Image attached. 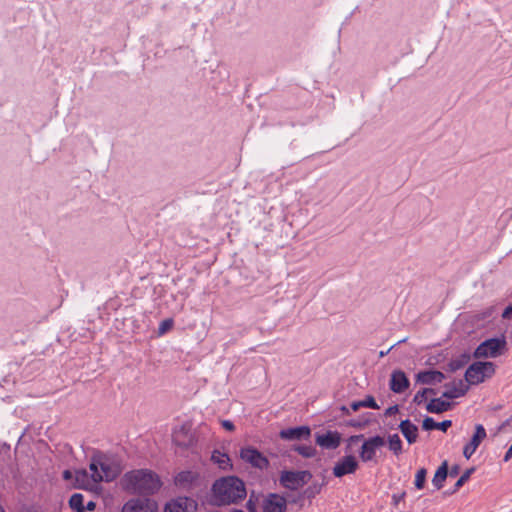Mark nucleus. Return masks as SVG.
<instances>
[{
    "label": "nucleus",
    "instance_id": "f257e3e1",
    "mask_svg": "<svg viewBox=\"0 0 512 512\" xmlns=\"http://www.w3.org/2000/svg\"><path fill=\"white\" fill-rule=\"evenodd\" d=\"M213 503L218 506L236 504L246 495V486L237 476H225L217 479L211 488Z\"/></svg>",
    "mask_w": 512,
    "mask_h": 512
},
{
    "label": "nucleus",
    "instance_id": "f03ea898",
    "mask_svg": "<svg viewBox=\"0 0 512 512\" xmlns=\"http://www.w3.org/2000/svg\"><path fill=\"white\" fill-rule=\"evenodd\" d=\"M124 486L140 495H153L162 483L159 476L149 469H137L125 473L123 477Z\"/></svg>",
    "mask_w": 512,
    "mask_h": 512
},
{
    "label": "nucleus",
    "instance_id": "7ed1b4c3",
    "mask_svg": "<svg viewBox=\"0 0 512 512\" xmlns=\"http://www.w3.org/2000/svg\"><path fill=\"white\" fill-rule=\"evenodd\" d=\"M91 477L93 482L98 483L101 481L110 482L115 480L120 470L117 466L113 465L103 454L99 453L91 458L89 465Z\"/></svg>",
    "mask_w": 512,
    "mask_h": 512
},
{
    "label": "nucleus",
    "instance_id": "20e7f679",
    "mask_svg": "<svg viewBox=\"0 0 512 512\" xmlns=\"http://www.w3.org/2000/svg\"><path fill=\"white\" fill-rule=\"evenodd\" d=\"M363 441L359 450V457L363 462H372L376 459V452L386 443L385 438L375 435L365 439L363 434L352 435L347 439L349 445Z\"/></svg>",
    "mask_w": 512,
    "mask_h": 512
},
{
    "label": "nucleus",
    "instance_id": "39448f33",
    "mask_svg": "<svg viewBox=\"0 0 512 512\" xmlns=\"http://www.w3.org/2000/svg\"><path fill=\"white\" fill-rule=\"evenodd\" d=\"M506 339L502 337L489 338L478 345L473 353L474 358H496L506 350Z\"/></svg>",
    "mask_w": 512,
    "mask_h": 512
},
{
    "label": "nucleus",
    "instance_id": "423d86ee",
    "mask_svg": "<svg viewBox=\"0 0 512 512\" xmlns=\"http://www.w3.org/2000/svg\"><path fill=\"white\" fill-rule=\"evenodd\" d=\"M495 373V364L492 362L477 361L472 363L465 372V381L468 385L482 383L485 378H490Z\"/></svg>",
    "mask_w": 512,
    "mask_h": 512
},
{
    "label": "nucleus",
    "instance_id": "0eeeda50",
    "mask_svg": "<svg viewBox=\"0 0 512 512\" xmlns=\"http://www.w3.org/2000/svg\"><path fill=\"white\" fill-rule=\"evenodd\" d=\"M312 478V473L309 470H283L280 473L279 483L288 490H298L307 484Z\"/></svg>",
    "mask_w": 512,
    "mask_h": 512
},
{
    "label": "nucleus",
    "instance_id": "6e6552de",
    "mask_svg": "<svg viewBox=\"0 0 512 512\" xmlns=\"http://www.w3.org/2000/svg\"><path fill=\"white\" fill-rule=\"evenodd\" d=\"M240 458L252 467L265 470L269 467V460L259 450L248 446L240 449Z\"/></svg>",
    "mask_w": 512,
    "mask_h": 512
},
{
    "label": "nucleus",
    "instance_id": "1a4fd4ad",
    "mask_svg": "<svg viewBox=\"0 0 512 512\" xmlns=\"http://www.w3.org/2000/svg\"><path fill=\"white\" fill-rule=\"evenodd\" d=\"M359 468V463L355 456L346 455L342 457L333 467V475L341 478L348 474H353Z\"/></svg>",
    "mask_w": 512,
    "mask_h": 512
},
{
    "label": "nucleus",
    "instance_id": "9d476101",
    "mask_svg": "<svg viewBox=\"0 0 512 512\" xmlns=\"http://www.w3.org/2000/svg\"><path fill=\"white\" fill-rule=\"evenodd\" d=\"M261 508L262 512H285L287 501L277 493H269L263 497Z\"/></svg>",
    "mask_w": 512,
    "mask_h": 512
},
{
    "label": "nucleus",
    "instance_id": "9b49d317",
    "mask_svg": "<svg viewBox=\"0 0 512 512\" xmlns=\"http://www.w3.org/2000/svg\"><path fill=\"white\" fill-rule=\"evenodd\" d=\"M316 444L324 449L334 450L341 443V434L338 431H327L324 434H317L315 438Z\"/></svg>",
    "mask_w": 512,
    "mask_h": 512
},
{
    "label": "nucleus",
    "instance_id": "f8f14e48",
    "mask_svg": "<svg viewBox=\"0 0 512 512\" xmlns=\"http://www.w3.org/2000/svg\"><path fill=\"white\" fill-rule=\"evenodd\" d=\"M279 436L283 440H306L311 436V429L308 426H297L282 429Z\"/></svg>",
    "mask_w": 512,
    "mask_h": 512
},
{
    "label": "nucleus",
    "instance_id": "ddd939ff",
    "mask_svg": "<svg viewBox=\"0 0 512 512\" xmlns=\"http://www.w3.org/2000/svg\"><path fill=\"white\" fill-rule=\"evenodd\" d=\"M196 504L188 497H179L165 505L164 512H193Z\"/></svg>",
    "mask_w": 512,
    "mask_h": 512
},
{
    "label": "nucleus",
    "instance_id": "4468645a",
    "mask_svg": "<svg viewBox=\"0 0 512 512\" xmlns=\"http://www.w3.org/2000/svg\"><path fill=\"white\" fill-rule=\"evenodd\" d=\"M390 389L394 393H403L410 386V381L402 370H394L391 374Z\"/></svg>",
    "mask_w": 512,
    "mask_h": 512
},
{
    "label": "nucleus",
    "instance_id": "2eb2a0df",
    "mask_svg": "<svg viewBox=\"0 0 512 512\" xmlns=\"http://www.w3.org/2000/svg\"><path fill=\"white\" fill-rule=\"evenodd\" d=\"M446 390L443 392L442 397L447 399H455L464 396L469 386L463 382V380L452 381L445 384Z\"/></svg>",
    "mask_w": 512,
    "mask_h": 512
},
{
    "label": "nucleus",
    "instance_id": "dca6fc26",
    "mask_svg": "<svg viewBox=\"0 0 512 512\" xmlns=\"http://www.w3.org/2000/svg\"><path fill=\"white\" fill-rule=\"evenodd\" d=\"M445 379L444 373L438 370L420 371L416 375V381L425 385L441 383Z\"/></svg>",
    "mask_w": 512,
    "mask_h": 512
},
{
    "label": "nucleus",
    "instance_id": "f3484780",
    "mask_svg": "<svg viewBox=\"0 0 512 512\" xmlns=\"http://www.w3.org/2000/svg\"><path fill=\"white\" fill-rule=\"evenodd\" d=\"M399 429L409 444L417 441L418 427L409 419L402 420L399 424Z\"/></svg>",
    "mask_w": 512,
    "mask_h": 512
},
{
    "label": "nucleus",
    "instance_id": "a211bd4d",
    "mask_svg": "<svg viewBox=\"0 0 512 512\" xmlns=\"http://www.w3.org/2000/svg\"><path fill=\"white\" fill-rule=\"evenodd\" d=\"M93 482L91 474L86 470L80 469L74 472L73 486L78 489H88Z\"/></svg>",
    "mask_w": 512,
    "mask_h": 512
},
{
    "label": "nucleus",
    "instance_id": "6ab92c4d",
    "mask_svg": "<svg viewBox=\"0 0 512 512\" xmlns=\"http://www.w3.org/2000/svg\"><path fill=\"white\" fill-rule=\"evenodd\" d=\"M452 426L451 420H444L442 422H435L432 417H425L422 422V428L425 431H430L433 429H438L440 431L446 432L448 428Z\"/></svg>",
    "mask_w": 512,
    "mask_h": 512
},
{
    "label": "nucleus",
    "instance_id": "aec40b11",
    "mask_svg": "<svg viewBox=\"0 0 512 512\" xmlns=\"http://www.w3.org/2000/svg\"><path fill=\"white\" fill-rule=\"evenodd\" d=\"M448 477V462L444 461L436 470L432 479V484L437 490H440L444 486V482Z\"/></svg>",
    "mask_w": 512,
    "mask_h": 512
},
{
    "label": "nucleus",
    "instance_id": "412c9836",
    "mask_svg": "<svg viewBox=\"0 0 512 512\" xmlns=\"http://www.w3.org/2000/svg\"><path fill=\"white\" fill-rule=\"evenodd\" d=\"M450 408H451V403L444 401L441 398H433L426 405V410L429 413H436V414L448 411Z\"/></svg>",
    "mask_w": 512,
    "mask_h": 512
},
{
    "label": "nucleus",
    "instance_id": "4be33fe9",
    "mask_svg": "<svg viewBox=\"0 0 512 512\" xmlns=\"http://www.w3.org/2000/svg\"><path fill=\"white\" fill-rule=\"evenodd\" d=\"M471 360V355L468 352H464L457 356L456 358H453L448 363V369L450 372H456L466 366L469 361Z\"/></svg>",
    "mask_w": 512,
    "mask_h": 512
},
{
    "label": "nucleus",
    "instance_id": "5701e85b",
    "mask_svg": "<svg viewBox=\"0 0 512 512\" xmlns=\"http://www.w3.org/2000/svg\"><path fill=\"white\" fill-rule=\"evenodd\" d=\"M352 411H358L362 407L379 409V405L376 403L373 396L368 395L364 400L354 401L350 405Z\"/></svg>",
    "mask_w": 512,
    "mask_h": 512
},
{
    "label": "nucleus",
    "instance_id": "b1692460",
    "mask_svg": "<svg viewBox=\"0 0 512 512\" xmlns=\"http://www.w3.org/2000/svg\"><path fill=\"white\" fill-rule=\"evenodd\" d=\"M486 436L487 433L484 426L482 424H477L475 426V432L469 442L471 443V446L478 448L481 442L486 438Z\"/></svg>",
    "mask_w": 512,
    "mask_h": 512
},
{
    "label": "nucleus",
    "instance_id": "393cba45",
    "mask_svg": "<svg viewBox=\"0 0 512 512\" xmlns=\"http://www.w3.org/2000/svg\"><path fill=\"white\" fill-rule=\"evenodd\" d=\"M69 507L76 512H85L84 496L81 493H74L69 499Z\"/></svg>",
    "mask_w": 512,
    "mask_h": 512
},
{
    "label": "nucleus",
    "instance_id": "a878e982",
    "mask_svg": "<svg viewBox=\"0 0 512 512\" xmlns=\"http://www.w3.org/2000/svg\"><path fill=\"white\" fill-rule=\"evenodd\" d=\"M147 505L141 500H131L123 507V512H147Z\"/></svg>",
    "mask_w": 512,
    "mask_h": 512
},
{
    "label": "nucleus",
    "instance_id": "bb28decb",
    "mask_svg": "<svg viewBox=\"0 0 512 512\" xmlns=\"http://www.w3.org/2000/svg\"><path fill=\"white\" fill-rule=\"evenodd\" d=\"M214 463L218 464L219 468L226 469L230 465V458L227 454L221 453L218 450H214L211 456Z\"/></svg>",
    "mask_w": 512,
    "mask_h": 512
},
{
    "label": "nucleus",
    "instance_id": "cd10ccee",
    "mask_svg": "<svg viewBox=\"0 0 512 512\" xmlns=\"http://www.w3.org/2000/svg\"><path fill=\"white\" fill-rule=\"evenodd\" d=\"M402 440L398 434L388 436V446L394 455L398 456L402 453Z\"/></svg>",
    "mask_w": 512,
    "mask_h": 512
},
{
    "label": "nucleus",
    "instance_id": "c85d7f7f",
    "mask_svg": "<svg viewBox=\"0 0 512 512\" xmlns=\"http://www.w3.org/2000/svg\"><path fill=\"white\" fill-rule=\"evenodd\" d=\"M293 451L304 458H312L316 455V449L311 445H295Z\"/></svg>",
    "mask_w": 512,
    "mask_h": 512
},
{
    "label": "nucleus",
    "instance_id": "c756f323",
    "mask_svg": "<svg viewBox=\"0 0 512 512\" xmlns=\"http://www.w3.org/2000/svg\"><path fill=\"white\" fill-rule=\"evenodd\" d=\"M475 471V468L472 467V468H469L467 469L461 476L460 478L456 481L455 485H454V488L452 490L451 493H455L457 492L468 480L469 478L471 477V475L474 473Z\"/></svg>",
    "mask_w": 512,
    "mask_h": 512
},
{
    "label": "nucleus",
    "instance_id": "7c9ffc66",
    "mask_svg": "<svg viewBox=\"0 0 512 512\" xmlns=\"http://www.w3.org/2000/svg\"><path fill=\"white\" fill-rule=\"evenodd\" d=\"M322 485L319 483H313L309 485L307 488L303 491V497L307 499H313L321 492Z\"/></svg>",
    "mask_w": 512,
    "mask_h": 512
},
{
    "label": "nucleus",
    "instance_id": "2f4dec72",
    "mask_svg": "<svg viewBox=\"0 0 512 512\" xmlns=\"http://www.w3.org/2000/svg\"><path fill=\"white\" fill-rule=\"evenodd\" d=\"M194 480V475L191 471H181L177 474L175 481L179 485L191 484Z\"/></svg>",
    "mask_w": 512,
    "mask_h": 512
},
{
    "label": "nucleus",
    "instance_id": "473e14b6",
    "mask_svg": "<svg viewBox=\"0 0 512 512\" xmlns=\"http://www.w3.org/2000/svg\"><path fill=\"white\" fill-rule=\"evenodd\" d=\"M426 475H427V470L425 468H420L417 471V473L415 475L414 485L418 490H421L425 487Z\"/></svg>",
    "mask_w": 512,
    "mask_h": 512
},
{
    "label": "nucleus",
    "instance_id": "72a5a7b5",
    "mask_svg": "<svg viewBox=\"0 0 512 512\" xmlns=\"http://www.w3.org/2000/svg\"><path fill=\"white\" fill-rule=\"evenodd\" d=\"M258 496L252 492L246 502V509L248 512H258L257 510Z\"/></svg>",
    "mask_w": 512,
    "mask_h": 512
},
{
    "label": "nucleus",
    "instance_id": "f704fd0d",
    "mask_svg": "<svg viewBox=\"0 0 512 512\" xmlns=\"http://www.w3.org/2000/svg\"><path fill=\"white\" fill-rule=\"evenodd\" d=\"M369 423V419H351L347 422V426L357 429H364L369 425Z\"/></svg>",
    "mask_w": 512,
    "mask_h": 512
},
{
    "label": "nucleus",
    "instance_id": "c9c22d12",
    "mask_svg": "<svg viewBox=\"0 0 512 512\" xmlns=\"http://www.w3.org/2000/svg\"><path fill=\"white\" fill-rule=\"evenodd\" d=\"M174 321L171 318L163 320L158 327L159 335H163L173 327Z\"/></svg>",
    "mask_w": 512,
    "mask_h": 512
},
{
    "label": "nucleus",
    "instance_id": "e433bc0d",
    "mask_svg": "<svg viewBox=\"0 0 512 512\" xmlns=\"http://www.w3.org/2000/svg\"><path fill=\"white\" fill-rule=\"evenodd\" d=\"M427 398V390H424V388L420 391H418L413 398V402L417 405L422 404Z\"/></svg>",
    "mask_w": 512,
    "mask_h": 512
},
{
    "label": "nucleus",
    "instance_id": "4c0bfd02",
    "mask_svg": "<svg viewBox=\"0 0 512 512\" xmlns=\"http://www.w3.org/2000/svg\"><path fill=\"white\" fill-rule=\"evenodd\" d=\"M477 450L476 447L474 446H471V443L468 442L464 448H463V455L466 459H470L471 456L475 453V451Z\"/></svg>",
    "mask_w": 512,
    "mask_h": 512
},
{
    "label": "nucleus",
    "instance_id": "58836bf2",
    "mask_svg": "<svg viewBox=\"0 0 512 512\" xmlns=\"http://www.w3.org/2000/svg\"><path fill=\"white\" fill-rule=\"evenodd\" d=\"M405 492H402L400 494H393L392 495V504L394 506H397L405 497Z\"/></svg>",
    "mask_w": 512,
    "mask_h": 512
},
{
    "label": "nucleus",
    "instance_id": "ea45409f",
    "mask_svg": "<svg viewBox=\"0 0 512 512\" xmlns=\"http://www.w3.org/2000/svg\"><path fill=\"white\" fill-rule=\"evenodd\" d=\"M221 425L227 431H234L235 430V425L230 420H223L221 422Z\"/></svg>",
    "mask_w": 512,
    "mask_h": 512
},
{
    "label": "nucleus",
    "instance_id": "a19ab883",
    "mask_svg": "<svg viewBox=\"0 0 512 512\" xmlns=\"http://www.w3.org/2000/svg\"><path fill=\"white\" fill-rule=\"evenodd\" d=\"M460 472V466L459 465H453L450 470L448 469V475L450 477H456Z\"/></svg>",
    "mask_w": 512,
    "mask_h": 512
},
{
    "label": "nucleus",
    "instance_id": "79ce46f5",
    "mask_svg": "<svg viewBox=\"0 0 512 512\" xmlns=\"http://www.w3.org/2000/svg\"><path fill=\"white\" fill-rule=\"evenodd\" d=\"M502 317H503L504 319H510V318H512V304H511V305H509V306H507V307L504 309V311H503V313H502Z\"/></svg>",
    "mask_w": 512,
    "mask_h": 512
},
{
    "label": "nucleus",
    "instance_id": "37998d69",
    "mask_svg": "<svg viewBox=\"0 0 512 512\" xmlns=\"http://www.w3.org/2000/svg\"><path fill=\"white\" fill-rule=\"evenodd\" d=\"M398 411H399L398 405H393V406H391V407L386 409L385 415L386 416H391V415H394V414L398 413Z\"/></svg>",
    "mask_w": 512,
    "mask_h": 512
},
{
    "label": "nucleus",
    "instance_id": "c03bdc74",
    "mask_svg": "<svg viewBox=\"0 0 512 512\" xmlns=\"http://www.w3.org/2000/svg\"><path fill=\"white\" fill-rule=\"evenodd\" d=\"M62 476L64 480L74 479V473L70 470H64Z\"/></svg>",
    "mask_w": 512,
    "mask_h": 512
},
{
    "label": "nucleus",
    "instance_id": "a18cd8bd",
    "mask_svg": "<svg viewBox=\"0 0 512 512\" xmlns=\"http://www.w3.org/2000/svg\"><path fill=\"white\" fill-rule=\"evenodd\" d=\"M96 508V503L94 501H89L86 505H84L85 512L93 511Z\"/></svg>",
    "mask_w": 512,
    "mask_h": 512
},
{
    "label": "nucleus",
    "instance_id": "49530a36",
    "mask_svg": "<svg viewBox=\"0 0 512 512\" xmlns=\"http://www.w3.org/2000/svg\"><path fill=\"white\" fill-rule=\"evenodd\" d=\"M424 390H427V395L430 394V395H435L436 394V390L433 389V388H424Z\"/></svg>",
    "mask_w": 512,
    "mask_h": 512
},
{
    "label": "nucleus",
    "instance_id": "de8ad7c7",
    "mask_svg": "<svg viewBox=\"0 0 512 512\" xmlns=\"http://www.w3.org/2000/svg\"><path fill=\"white\" fill-rule=\"evenodd\" d=\"M392 348H393V347L389 348V349H388V350H386V351H380L379 356H380V357H384V356H386V355L391 351V349H392Z\"/></svg>",
    "mask_w": 512,
    "mask_h": 512
},
{
    "label": "nucleus",
    "instance_id": "09e8293b",
    "mask_svg": "<svg viewBox=\"0 0 512 512\" xmlns=\"http://www.w3.org/2000/svg\"><path fill=\"white\" fill-rule=\"evenodd\" d=\"M341 411L346 414V415H349L350 414V410L349 408H347L346 406H342L341 408Z\"/></svg>",
    "mask_w": 512,
    "mask_h": 512
},
{
    "label": "nucleus",
    "instance_id": "8fccbe9b",
    "mask_svg": "<svg viewBox=\"0 0 512 512\" xmlns=\"http://www.w3.org/2000/svg\"><path fill=\"white\" fill-rule=\"evenodd\" d=\"M28 512H43V511L39 508H31Z\"/></svg>",
    "mask_w": 512,
    "mask_h": 512
},
{
    "label": "nucleus",
    "instance_id": "3c124183",
    "mask_svg": "<svg viewBox=\"0 0 512 512\" xmlns=\"http://www.w3.org/2000/svg\"><path fill=\"white\" fill-rule=\"evenodd\" d=\"M231 512H244V511L240 510V509H233Z\"/></svg>",
    "mask_w": 512,
    "mask_h": 512
},
{
    "label": "nucleus",
    "instance_id": "603ef678",
    "mask_svg": "<svg viewBox=\"0 0 512 512\" xmlns=\"http://www.w3.org/2000/svg\"><path fill=\"white\" fill-rule=\"evenodd\" d=\"M0 512H5L4 508L0 505Z\"/></svg>",
    "mask_w": 512,
    "mask_h": 512
}]
</instances>
